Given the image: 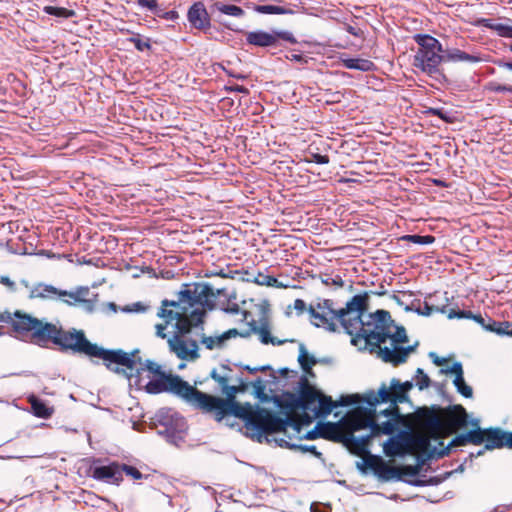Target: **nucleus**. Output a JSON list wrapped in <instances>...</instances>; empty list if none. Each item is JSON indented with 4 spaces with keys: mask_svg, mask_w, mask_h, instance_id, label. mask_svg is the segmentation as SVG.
<instances>
[{
    "mask_svg": "<svg viewBox=\"0 0 512 512\" xmlns=\"http://www.w3.org/2000/svg\"><path fill=\"white\" fill-rule=\"evenodd\" d=\"M444 57L445 60L450 62L478 63L483 60L480 53H467L457 48L447 49Z\"/></svg>",
    "mask_w": 512,
    "mask_h": 512,
    "instance_id": "nucleus-20",
    "label": "nucleus"
},
{
    "mask_svg": "<svg viewBox=\"0 0 512 512\" xmlns=\"http://www.w3.org/2000/svg\"><path fill=\"white\" fill-rule=\"evenodd\" d=\"M434 362H435L436 364H438V365H440V364H441V362H440L437 358L434 360Z\"/></svg>",
    "mask_w": 512,
    "mask_h": 512,
    "instance_id": "nucleus-60",
    "label": "nucleus"
},
{
    "mask_svg": "<svg viewBox=\"0 0 512 512\" xmlns=\"http://www.w3.org/2000/svg\"><path fill=\"white\" fill-rule=\"evenodd\" d=\"M279 38L291 40V37L286 32L268 33L266 31L258 30L248 32L246 34V41L250 45L258 47H273L278 43Z\"/></svg>",
    "mask_w": 512,
    "mask_h": 512,
    "instance_id": "nucleus-14",
    "label": "nucleus"
},
{
    "mask_svg": "<svg viewBox=\"0 0 512 512\" xmlns=\"http://www.w3.org/2000/svg\"><path fill=\"white\" fill-rule=\"evenodd\" d=\"M212 377L216 379L219 383L224 384L226 382V379L223 377H217L216 374L213 372Z\"/></svg>",
    "mask_w": 512,
    "mask_h": 512,
    "instance_id": "nucleus-54",
    "label": "nucleus"
},
{
    "mask_svg": "<svg viewBox=\"0 0 512 512\" xmlns=\"http://www.w3.org/2000/svg\"><path fill=\"white\" fill-rule=\"evenodd\" d=\"M92 477L96 480L116 485H118L123 479L121 475V466L117 463L93 467Z\"/></svg>",
    "mask_w": 512,
    "mask_h": 512,
    "instance_id": "nucleus-15",
    "label": "nucleus"
},
{
    "mask_svg": "<svg viewBox=\"0 0 512 512\" xmlns=\"http://www.w3.org/2000/svg\"><path fill=\"white\" fill-rule=\"evenodd\" d=\"M249 336V331H239L238 329L232 328L221 334L203 336L201 343L209 350L222 349L231 339H235L237 337L247 338Z\"/></svg>",
    "mask_w": 512,
    "mask_h": 512,
    "instance_id": "nucleus-13",
    "label": "nucleus"
},
{
    "mask_svg": "<svg viewBox=\"0 0 512 512\" xmlns=\"http://www.w3.org/2000/svg\"><path fill=\"white\" fill-rule=\"evenodd\" d=\"M494 31L501 37H511L512 38V26L507 24L498 23L494 27Z\"/></svg>",
    "mask_w": 512,
    "mask_h": 512,
    "instance_id": "nucleus-41",
    "label": "nucleus"
},
{
    "mask_svg": "<svg viewBox=\"0 0 512 512\" xmlns=\"http://www.w3.org/2000/svg\"><path fill=\"white\" fill-rule=\"evenodd\" d=\"M488 91L491 92H508L512 93V85H501L497 82H490L486 86Z\"/></svg>",
    "mask_w": 512,
    "mask_h": 512,
    "instance_id": "nucleus-37",
    "label": "nucleus"
},
{
    "mask_svg": "<svg viewBox=\"0 0 512 512\" xmlns=\"http://www.w3.org/2000/svg\"><path fill=\"white\" fill-rule=\"evenodd\" d=\"M484 327L486 330L494 332L498 335H507L512 337V323L508 321H492Z\"/></svg>",
    "mask_w": 512,
    "mask_h": 512,
    "instance_id": "nucleus-28",
    "label": "nucleus"
},
{
    "mask_svg": "<svg viewBox=\"0 0 512 512\" xmlns=\"http://www.w3.org/2000/svg\"><path fill=\"white\" fill-rule=\"evenodd\" d=\"M43 11L46 14L53 15L60 18H71L75 15L74 10H69L64 7L45 6Z\"/></svg>",
    "mask_w": 512,
    "mask_h": 512,
    "instance_id": "nucleus-31",
    "label": "nucleus"
},
{
    "mask_svg": "<svg viewBox=\"0 0 512 512\" xmlns=\"http://www.w3.org/2000/svg\"><path fill=\"white\" fill-rule=\"evenodd\" d=\"M167 414L170 420H164L163 424L166 425L169 430L175 433L186 431V422L182 416L171 410L167 411Z\"/></svg>",
    "mask_w": 512,
    "mask_h": 512,
    "instance_id": "nucleus-23",
    "label": "nucleus"
},
{
    "mask_svg": "<svg viewBox=\"0 0 512 512\" xmlns=\"http://www.w3.org/2000/svg\"><path fill=\"white\" fill-rule=\"evenodd\" d=\"M0 284L1 285H4V286H13L14 285V282H12L8 277L6 276H1L0 277Z\"/></svg>",
    "mask_w": 512,
    "mask_h": 512,
    "instance_id": "nucleus-51",
    "label": "nucleus"
},
{
    "mask_svg": "<svg viewBox=\"0 0 512 512\" xmlns=\"http://www.w3.org/2000/svg\"><path fill=\"white\" fill-rule=\"evenodd\" d=\"M160 17H162L164 19H167V20H174V19H176L178 17V14L175 11L163 12L161 10V16Z\"/></svg>",
    "mask_w": 512,
    "mask_h": 512,
    "instance_id": "nucleus-47",
    "label": "nucleus"
},
{
    "mask_svg": "<svg viewBox=\"0 0 512 512\" xmlns=\"http://www.w3.org/2000/svg\"><path fill=\"white\" fill-rule=\"evenodd\" d=\"M49 297L59 299L70 305L82 306L91 310L97 295L90 290H46Z\"/></svg>",
    "mask_w": 512,
    "mask_h": 512,
    "instance_id": "nucleus-10",
    "label": "nucleus"
},
{
    "mask_svg": "<svg viewBox=\"0 0 512 512\" xmlns=\"http://www.w3.org/2000/svg\"><path fill=\"white\" fill-rule=\"evenodd\" d=\"M478 24L488 29L494 30L497 23H494L491 19L482 18L478 20Z\"/></svg>",
    "mask_w": 512,
    "mask_h": 512,
    "instance_id": "nucleus-44",
    "label": "nucleus"
},
{
    "mask_svg": "<svg viewBox=\"0 0 512 512\" xmlns=\"http://www.w3.org/2000/svg\"><path fill=\"white\" fill-rule=\"evenodd\" d=\"M235 414L245 420L247 433L252 438L262 441L265 438L267 442H275L281 447L291 449H300L304 452L318 454L314 446H303L299 444L307 432L302 431V427L307 425L303 418L295 414H288L287 420L282 421L274 417L265 409L253 410L249 408H239Z\"/></svg>",
    "mask_w": 512,
    "mask_h": 512,
    "instance_id": "nucleus-4",
    "label": "nucleus"
},
{
    "mask_svg": "<svg viewBox=\"0 0 512 512\" xmlns=\"http://www.w3.org/2000/svg\"><path fill=\"white\" fill-rule=\"evenodd\" d=\"M337 430L338 427L335 424H318L314 430L308 431L305 437L307 439H315L317 437L333 438Z\"/></svg>",
    "mask_w": 512,
    "mask_h": 512,
    "instance_id": "nucleus-21",
    "label": "nucleus"
},
{
    "mask_svg": "<svg viewBox=\"0 0 512 512\" xmlns=\"http://www.w3.org/2000/svg\"><path fill=\"white\" fill-rule=\"evenodd\" d=\"M411 297L412 293L410 290H398L397 294L393 295V299L398 303V305L403 306L407 311H417L418 313L429 315L433 309L439 310V307H434L432 303L430 304L429 302H426V311H421L420 302L411 300Z\"/></svg>",
    "mask_w": 512,
    "mask_h": 512,
    "instance_id": "nucleus-17",
    "label": "nucleus"
},
{
    "mask_svg": "<svg viewBox=\"0 0 512 512\" xmlns=\"http://www.w3.org/2000/svg\"><path fill=\"white\" fill-rule=\"evenodd\" d=\"M102 284H103L102 282L94 283L93 287L96 286V285H102Z\"/></svg>",
    "mask_w": 512,
    "mask_h": 512,
    "instance_id": "nucleus-62",
    "label": "nucleus"
},
{
    "mask_svg": "<svg viewBox=\"0 0 512 512\" xmlns=\"http://www.w3.org/2000/svg\"><path fill=\"white\" fill-rule=\"evenodd\" d=\"M460 364L459 362L453 363L451 366L445 367L441 369V373L443 374H453L455 377L458 376V371H456L455 366Z\"/></svg>",
    "mask_w": 512,
    "mask_h": 512,
    "instance_id": "nucleus-45",
    "label": "nucleus"
},
{
    "mask_svg": "<svg viewBox=\"0 0 512 512\" xmlns=\"http://www.w3.org/2000/svg\"><path fill=\"white\" fill-rule=\"evenodd\" d=\"M471 424L476 429L457 436L451 442L452 446L465 445L466 443L480 445L485 442L486 449L501 448L503 446L512 448V433L503 432L500 429H481L478 420L472 421Z\"/></svg>",
    "mask_w": 512,
    "mask_h": 512,
    "instance_id": "nucleus-8",
    "label": "nucleus"
},
{
    "mask_svg": "<svg viewBox=\"0 0 512 512\" xmlns=\"http://www.w3.org/2000/svg\"><path fill=\"white\" fill-rule=\"evenodd\" d=\"M246 331H249L250 335L252 333H256L259 336V339L263 344L281 345L285 342L282 340H277L274 337H271L270 332L267 327L258 328L255 325V323H252L251 327L249 329H247Z\"/></svg>",
    "mask_w": 512,
    "mask_h": 512,
    "instance_id": "nucleus-25",
    "label": "nucleus"
},
{
    "mask_svg": "<svg viewBox=\"0 0 512 512\" xmlns=\"http://www.w3.org/2000/svg\"><path fill=\"white\" fill-rule=\"evenodd\" d=\"M44 288L46 289H49V288H53L52 286H48V285H45Z\"/></svg>",
    "mask_w": 512,
    "mask_h": 512,
    "instance_id": "nucleus-63",
    "label": "nucleus"
},
{
    "mask_svg": "<svg viewBox=\"0 0 512 512\" xmlns=\"http://www.w3.org/2000/svg\"><path fill=\"white\" fill-rule=\"evenodd\" d=\"M510 50L512 51V45L510 46Z\"/></svg>",
    "mask_w": 512,
    "mask_h": 512,
    "instance_id": "nucleus-64",
    "label": "nucleus"
},
{
    "mask_svg": "<svg viewBox=\"0 0 512 512\" xmlns=\"http://www.w3.org/2000/svg\"><path fill=\"white\" fill-rule=\"evenodd\" d=\"M236 274L239 276V279L243 282L256 284L259 286H269V287H276V288H288L287 285H283L281 283H278L277 278L270 274L268 269H265V271H244V272H236Z\"/></svg>",
    "mask_w": 512,
    "mask_h": 512,
    "instance_id": "nucleus-12",
    "label": "nucleus"
},
{
    "mask_svg": "<svg viewBox=\"0 0 512 512\" xmlns=\"http://www.w3.org/2000/svg\"><path fill=\"white\" fill-rule=\"evenodd\" d=\"M168 344L180 359L194 360L198 357V345L194 340L175 335L168 340Z\"/></svg>",
    "mask_w": 512,
    "mask_h": 512,
    "instance_id": "nucleus-11",
    "label": "nucleus"
},
{
    "mask_svg": "<svg viewBox=\"0 0 512 512\" xmlns=\"http://www.w3.org/2000/svg\"><path fill=\"white\" fill-rule=\"evenodd\" d=\"M290 60H294V61H301L303 60V56L301 54H291V56L288 57Z\"/></svg>",
    "mask_w": 512,
    "mask_h": 512,
    "instance_id": "nucleus-52",
    "label": "nucleus"
},
{
    "mask_svg": "<svg viewBox=\"0 0 512 512\" xmlns=\"http://www.w3.org/2000/svg\"><path fill=\"white\" fill-rule=\"evenodd\" d=\"M329 161L330 160H329L328 155H322V154H318V153L312 154L311 159L309 160V162H314L317 164H328Z\"/></svg>",
    "mask_w": 512,
    "mask_h": 512,
    "instance_id": "nucleus-43",
    "label": "nucleus"
},
{
    "mask_svg": "<svg viewBox=\"0 0 512 512\" xmlns=\"http://www.w3.org/2000/svg\"><path fill=\"white\" fill-rule=\"evenodd\" d=\"M137 4L140 7L146 8L147 10L151 11L155 15L161 16V10L158 8L157 0H137Z\"/></svg>",
    "mask_w": 512,
    "mask_h": 512,
    "instance_id": "nucleus-36",
    "label": "nucleus"
},
{
    "mask_svg": "<svg viewBox=\"0 0 512 512\" xmlns=\"http://www.w3.org/2000/svg\"><path fill=\"white\" fill-rule=\"evenodd\" d=\"M146 390L149 393L173 392L189 404L213 413L217 421H221L231 410L225 400L205 394L174 375H164L159 380L149 381Z\"/></svg>",
    "mask_w": 512,
    "mask_h": 512,
    "instance_id": "nucleus-6",
    "label": "nucleus"
},
{
    "mask_svg": "<svg viewBox=\"0 0 512 512\" xmlns=\"http://www.w3.org/2000/svg\"><path fill=\"white\" fill-rule=\"evenodd\" d=\"M378 475L384 480H400V470L398 466H389L384 463L377 468Z\"/></svg>",
    "mask_w": 512,
    "mask_h": 512,
    "instance_id": "nucleus-29",
    "label": "nucleus"
},
{
    "mask_svg": "<svg viewBox=\"0 0 512 512\" xmlns=\"http://www.w3.org/2000/svg\"><path fill=\"white\" fill-rule=\"evenodd\" d=\"M228 89L230 91H235V92H239V93H243V94L249 93V90L246 87L240 86V85H233V86H230Z\"/></svg>",
    "mask_w": 512,
    "mask_h": 512,
    "instance_id": "nucleus-48",
    "label": "nucleus"
},
{
    "mask_svg": "<svg viewBox=\"0 0 512 512\" xmlns=\"http://www.w3.org/2000/svg\"><path fill=\"white\" fill-rule=\"evenodd\" d=\"M347 31H348L350 34L354 35V36H358V32H357V30H356L353 26H350V25H349V26L347 27Z\"/></svg>",
    "mask_w": 512,
    "mask_h": 512,
    "instance_id": "nucleus-53",
    "label": "nucleus"
},
{
    "mask_svg": "<svg viewBox=\"0 0 512 512\" xmlns=\"http://www.w3.org/2000/svg\"><path fill=\"white\" fill-rule=\"evenodd\" d=\"M254 11L260 14H289L291 10L276 5H255Z\"/></svg>",
    "mask_w": 512,
    "mask_h": 512,
    "instance_id": "nucleus-30",
    "label": "nucleus"
},
{
    "mask_svg": "<svg viewBox=\"0 0 512 512\" xmlns=\"http://www.w3.org/2000/svg\"><path fill=\"white\" fill-rule=\"evenodd\" d=\"M129 41L134 44L135 48L138 51H144L145 49H149L150 48L149 42L142 41L138 36L137 37H131L129 39Z\"/></svg>",
    "mask_w": 512,
    "mask_h": 512,
    "instance_id": "nucleus-42",
    "label": "nucleus"
},
{
    "mask_svg": "<svg viewBox=\"0 0 512 512\" xmlns=\"http://www.w3.org/2000/svg\"><path fill=\"white\" fill-rule=\"evenodd\" d=\"M125 472L127 476H130L134 480H139L142 478V473L135 467L129 466V465H122L121 466V474Z\"/></svg>",
    "mask_w": 512,
    "mask_h": 512,
    "instance_id": "nucleus-40",
    "label": "nucleus"
},
{
    "mask_svg": "<svg viewBox=\"0 0 512 512\" xmlns=\"http://www.w3.org/2000/svg\"><path fill=\"white\" fill-rule=\"evenodd\" d=\"M413 387L410 381L401 383L393 378L389 386L383 384L377 392L370 391L362 398L359 395L342 396L339 402L323 395L313 387L303 388L298 396L291 395L289 406L291 414L303 418V422L311 424L319 417L329 415L337 406H347L360 401L368 407H357L343 418L346 430V441H356L354 432L369 428L371 435L379 433L392 435L401 426L406 425L404 417L399 413L398 403L408 399V392Z\"/></svg>",
    "mask_w": 512,
    "mask_h": 512,
    "instance_id": "nucleus-1",
    "label": "nucleus"
},
{
    "mask_svg": "<svg viewBox=\"0 0 512 512\" xmlns=\"http://www.w3.org/2000/svg\"><path fill=\"white\" fill-rule=\"evenodd\" d=\"M429 446L430 441L425 435L400 432L384 443L383 450L388 457H401L407 454L426 453Z\"/></svg>",
    "mask_w": 512,
    "mask_h": 512,
    "instance_id": "nucleus-9",
    "label": "nucleus"
},
{
    "mask_svg": "<svg viewBox=\"0 0 512 512\" xmlns=\"http://www.w3.org/2000/svg\"><path fill=\"white\" fill-rule=\"evenodd\" d=\"M341 62L347 69H354L363 72L372 71L375 67L372 61L363 58H342Z\"/></svg>",
    "mask_w": 512,
    "mask_h": 512,
    "instance_id": "nucleus-22",
    "label": "nucleus"
},
{
    "mask_svg": "<svg viewBox=\"0 0 512 512\" xmlns=\"http://www.w3.org/2000/svg\"><path fill=\"white\" fill-rule=\"evenodd\" d=\"M145 367L147 368V370H149L150 372L152 373H159L160 372V366L154 362H150L148 361L146 364H145Z\"/></svg>",
    "mask_w": 512,
    "mask_h": 512,
    "instance_id": "nucleus-46",
    "label": "nucleus"
},
{
    "mask_svg": "<svg viewBox=\"0 0 512 512\" xmlns=\"http://www.w3.org/2000/svg\"><path fill=\"white\" fill-rule=\"evenodd\" d=\"M29 403L33 413L40 418H49L53 414V408L35 396L29 397Z\"/></svg>",
    "mask_w": 512,
    "mask_h": 512,
    "instance_id": "nucleus-24",
    "label": "nucleus"
},
{
    "mask_svg": "<svg viewBox=\"0 0 512 512\" xmlns=\"http://www.w3.org/2000/svg\"><path fill=\"white\" fill-rule=\"evenodd\" d=\"M398 468L400 470V480L404 479V477H406V476L414 477L418 474V471H419L417 466H411V465L398 466Z\"/></svg>",
    "mask_w": 512,
    "mask_h": 512,
    "instance_id": "nucleus-39",
    "label": "nucleus"
},
{
    "mask_svg": "<svg viewBox=\"0 0 512 512\" xmlns=\"http://www.w3.org/2000/svg\"><path fill=\"white\" fill-rule=\"evenodd\" d=\"M194 286H195L194 288H205V289L210 288V286L208 284H202V283H195Z\"/></svg>",
    "mask_w": 512,
    "mask_h": 512,
    "instance_id": "nucleus-55",
    "label": "nucleus"
},
{
    "mask_svg": "<svg viewBox=\"0 0 512 512\" xmlns=\"http://www.w3.org/2000/svg\"><path fill=\"white\" fill-rule=\"evenodd\" d=\"M189 286H190L189 284H183L182 288H189Z\"/></svg>",
    "mask_w": 512,
    "mask_h": 512,
    "instance_id": "nucleus-59",
    "label": "nucleus"
},
{
    "mask_svg": "<svg viewBox=\"0 0 512 512\" xmlns=\"http://www.w3.org/2000/svg\"><path fill=\"white\" fill-rule=\"evenodd\" d=\"M414 40L418 49L413 57V66L430 76L439 73L440 64L445 60L441 43L427 34H416Z\"/></svg>",
    "mask_w": 512,
    "mask_h": 512,
    "instance_id": "nucleus-7",
    "label": "nucleus"
},
{
    "mask_svg": "<svg viewBox=\"0 0 512 512\" xmlns=\"http://www.w3.org/2000/svg\"><path fill=\"white\" fill-rule=\"evenodd\" d=\"M165 329H166V326L163 325V324H157L156 325V335L158 337H161V338H165L166 337V334H165Z\"/></svg>",
    "mask_w": 512,
    "mask_h": 512,
    "instance_id": "nucleus-49",
    "label": "nucleus"
},
{
    "mask_svg": "<svg viewBox=\"0 0 512 512\" xmlns=\"http://www.w3.org/2000/svg\"><path fill=\"white\" fill-rule=\"evenodd\" d=\"M370 436H371V435H368L366 438H363V439H362V443H363V444H366V443H367V441L369 440Z\"/></svg>",
    "mask_w": 512,
    "mask_h": 512,
    "instance_id": "nucleus-57",
    "label": "nucleus"
},
{
    "mask_svg": "<svg viewBox=\"0 0 512 512\" xmlns=\"http://www.w3.org/2000/svg\"><path fill=\"white\" fill-rule=\"evenodd\" d=\"M368 303L367 292L353 296L339 309L334 308L330 300H324L311 308L314 324L334 331L339 322L359 349H369L384 362L394 365L405 362L413 351V346H404L408 343L405 329L397 326L387 311L366 314Z\"/></svg>",
    "mask_w": 512,
    "mask_h": 512,
    "instance_id": "nucleus-2",
    "label": "nucleus"
},
{
    "mask_svg": "<svg viewBox=\"0 0 512 512\" xmlns=\"http://www.w3.org/2000/svg\"><path fill=\"white\" fill-rule=\"evenodd\" d=\"M0 323L10 324L18 337H29L32 342L40 346L52 342L62 350L102 359L108 369L128 379H131L135 372L139 373L143 369L141 360L135 353L103 349L88 341L81 330L63 331L55 324L43 323L19 311L13 315L6 311L0 312Z\"/></svg>",
    "mask_w": 512,
    "mask_h": 512,
    "instance_id": "nucleus-3",
    "label": "nucleus"
},
{
    "mask_svg": "<svg viewBox=\"0 0 512 512\" xmlns=\"http://www.w3.org/2000/svg\"><path fill=\"white\" fill-rule=\"evenodd\" d=\"M214 290H181L177 301L163 300L157 315L181 333L199 326L205 316V303Z\"/></svg>",
    "mask_w": 512,
    "mask_h": 512,
    "instance_id": "nucleus-5",
    "label": "nucleus"
},
{
    "mask_svg": "<svg viewBox=\"0 0 512 512\" xmlns=\"http://www.w3.org/2000/svg\"><path fill=\"white\" fill-rule=\"evenodd\" d=\"M434 113H435V114H438L440 117H442V115H441V112H440V111H435Z\"/></svg>",
    "mask_w": 512,
    "mask_h": 512,
    "instance_id": "nucleus-61",
    "label": "nucleus"
},
{
    "mask_svg": "<svg viewBox=\"0 0 512 512\" xmlns=\"http://www.w3.org/2000/svg\"><path fill=\"white\" fill-rule=\"evenodd\" d=\"M127 272L133 278L139 277L140 274L146 276L147 278H154L155 277V273L149 267H145V268L128 267L127 268Z\"/></svg>",
    "mask_w": 512,
    "mask_h": 512,
    "instance_id": "nucleus-35",
    "label": "nucleus"
},
{
    "mask_svg": "<svg viewBox=\"0 0 512 512\" xmlns=\"http://www.w3.org/2000/svg\"><path fill=\"white\" fill-rule=\"evenodd\" d=\"M445 422L453 431L465 427L467 424L465 409L460 405L449 408L445 414Z\"/></svg>",
    "mask_w": 512,
    "mask_h": 512,
    "instance_id": "nucleus-19",
    "label": "nucleus"
},
{
    "mask_svg": "<svg viewBox=\"0 0 512 512\" xmlns=\"http://www.w3.org/2000/svg\"><path fill=\"white\" fill-rule=\"evenodd\" d=\"M417 382L416 385L419 387L420 390H423L425 388L429 387L430 380L429 377L423 372L422 369H417Z\"/></svg>",
    "mask_w": 512,
    "mask_h": 512,
    "instance_id": "nucleus-38",
    "label": "nucleus"
},
{
    "mask_svg": "<svg viewBox=\"0 0 512 512\" xmlns=\"http://www.w3.org/2000/svg\"><path fill=\"white\" fill-rule=\"evenodd\" d=\"M402 241L411 242L418 245H428L432 244L435 238L431 235H404L401 237Z\"/></svg>",
    "mask_w": 512,
    "mask_h": 512,
    "instance_id": "nucleus-32",
    "label": "nucleus"
},
{
    "mask_svg": "<svg viewBox=\"0 0 512 512\" xmlns=\"http://www.w3.org/2000/svg\"><path fill=\"white\" fill-rule=\"evenodd\" d=\"M211 8L229 16L233 17H242L244 15V10L237 5L233 4H223L220 2H215Z\"/></svg>",
    "mask_w": 512,
    "mask_h": 512,
    "instance_id": "nucleus-27",
    "label": "nucleus"
},
{
    "mask_svg": "<svg viewBox=\"0 0 512 512\" xmlns=\"http://www.w3.org/2000/svg\"><path fill=\"white\" fill-rule=\"evenodd\" d=\"M456 371H458V376L454 378L453 383L457 388V391L462 394L466 398L472 397L473 391L472 388L465 383L463 377V369L461 364H457L455 366Z\"/></svg>",
    "mask_w": 512,
    "mask_h": 512,
    "instance_id": "nucleus-26",
    "label": "nucleus"
},
{
    "mask_svg": "<svg viewBox=\"0 0 512 512\" xmlns=\"http://www.w3.org/2000/svg\"><path fill=\"white\" fill-rule=\"evenodd\" d=\"M188 21L199 30H208L211 27L210 17L202 2H195L188 10Z\"/></svg>",
    "mask_w": 512,
    "mask_h": 512,
    "instance_id": "nucleus-16",
    "label": "nucleus"
},
{
    "mask_svg": "<svg viewBox=\"0 0 512 512\" xmlns=\"http://www.w3.org/2000/svg\"><path fill=\"white\" fill-rule=\"evenodd\" d=\"M475 319H476L478 322H480V323H482V322H483V318H481V317H476Z\"/></svg>",
    "mask_w": 512,
    "mask_h": 512,
    "instance_id": "nucleus-58",
    "label": "nucleus"
},
{
    "mask_svg": "<svg viewBox=\"0 0 512 512\" xmlns=\"http://www.w3.org/2000/svg\"><path fill=\"white\" fill-rule=\"evenodd\" d=\"M504 66L512 71V62L505 63Z\"/></svg>",
    "mask_w": 512,
    "mask_h": 512,
    "instance_id": "nucleus-56",
    "label": "nucleus"
},
{
    "mask_svg": "<svg viewBox=\"0 0 512 512\" xmlns=\"http://www.w3.org/2000/svg\"><path fill=\"white\" fill-rule=\"evenodd\" d=\"M298 360L302 369L305 372L310 373L311 367L315 364V360L308 355L307 351L303 347L300 349Z\"/></svg>",
    "mask_w": 512,
    "mask_h": 512,
    "instance_id": "nucleus-33",
    "label": "nucleus"
},
{
    "mask_svg": "<svg viewBox=\"0 0 512 512\" xmlns=\"http://www.w3.org/2000/svg\"><path fill=\"white\" fill-rule=\"evenodd\" d=\"M321 283L326 286H343V281L340 275L338 274H323L319 276Z\"/></svg>",
    "mask_w": 512,
    "mask_h": 512,
    "instance_id": "nucleus-34",
    "label": "nucleus"
},
{
    "mask_svg": "<svg viewBox=\"0 0 512 512\" xmlns=\"http://www.w3.org/2000/svg\"><path fill=\"white\" fill-rule=\"evenodd\" d=\"M226 290H216L218 296L225 297V301L220 300V304L222 309L225 312L229 313H242L244 318L247 319L249 315V311L246 308L245 300H238L235 291H231V293H224Z\"/></svg>",
    "mask_w": 512,
    "mask_h": 512,
    "instance_id": "nucleus-18",
    "label": "nucleus"
},
{
    "mask_svg": "<svg viewBox=\"0 0 512 512\" xmlns=\"http://www.w3.org/2000/svg\"><path fill=\"white\" fill-rule=\"evenodd\" d=\"M294 308L299 312L302 313L305 310V303L304 301L297 299L294 302Z\"/></svg>",
    "mask_w": 512,
    "mask_h": 512,
    "instance_id": "nucleus-50",
    "label": "nucleus"
}]
</instances>
